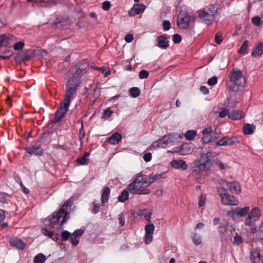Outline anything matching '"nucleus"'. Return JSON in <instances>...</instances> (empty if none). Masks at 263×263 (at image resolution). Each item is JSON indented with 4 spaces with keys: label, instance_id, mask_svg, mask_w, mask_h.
<instances>
[{
    "label": "nucleus",
    "instance_id": "e433bc0d",
    "mask_svg": "<svg viewBox=\"0 0 263 263\" xmlns=\"http://www.w3.org/2000/svg\"><path fill=\"white\" fill-rule=\"evenodd\" d=\"M130 96L133 98H137L140 95V90L138 87H132L130 89Z\"/></svg>",
    "mask_w": 263,
    "mask_h": 263
},
{
    "label": "nucleus",
    "instance_id": "a18cd8bd",
    "mask_svg": "<svg viewBox=\"0 0 263 263\" xmlns=\"http://www.w3.org/2000/svg\"><path fill=\"white\" fill-rule=\"evenodd\" d=\"M71 233L68 231H64L61 233L62 240L66 241L70 237Z\"/></svg>",
    "mask_w": 263,
    "mask_h": 263
},
{
    "label": "nucleus",
    "instance_id": "603ef678",
    "mask_svg": "<svg viewBox=\"0 0 263 263\" xmlns=\"http://www.w3.org/2000/svg\"><path fill=\"white\" fill-rule=\"evenodd\" d=\"M118 220L119 221V223H120L121 226H124L125 224V219L124 215L123 213L120 214L118 215Z\"/></svg>",
    "mask_w": 263,
    "mask_h": 263
},
{
    "label": "nucleus",
    "instance_id": "9d476101",
    "mask_svg": "<svg viewBox=\"0 0 263 263\" xmlns=\"http://www.w3.org/2000/svg\"><path fill=\"white\" fill-rule=\"evenodd\" d=\"M211 154L208 152L200 157L199 160H197L194 164L196 167H198L200 171H204L207 168V165L210 163V157Z\"/></svg>",
    "mask_w": 263,
    "mask_h": 263
},
{
    "label": "nucleus",
    "instance_id": "052dcab7",
    "mask_svg": "<svg viewBox=\"0 0 263 263\" xmlns=\"http://www.w3.org/2000/svg\"><path fill=\"white\" fill-rule=\"evenodd\" d=\"M153 240V234H145V242L146 244L150 243Z\"/></svg>",
    "mask_w": 263,
    "mask_h": 263
},
{
    "label": "nucleus",
    "instance_id": "1a4fd4ad",
    "mask_svg": "<svg viewBox=\"0 0 263 263\" xmlns=\"http://www.w3.org/2000/svg\"><path fill=\"white\" fill-rule=\"evenodd\" d=\"M260 216V211L259 208H254L252 209L248 216L245 219V223L247 226H252L258 220Z\"/></svg>",
    "mask_w": 263,
    "mask_h": 263
},
{
    "label": "nucleus",
    "instance_id": "f257e3e1",
    "mask_svg": "<svg viewBox=\"0 0 263 263\" xmlns=\"http://www.w3.org/2000/svg\"><path fill=\"white\" fill-rule=\"evenodd\" d=\"M230 81L226 83L227 87L233 92H237L242 89L245 84V79L242 76V71L233 68L229 73Z\"/></svg>",
    "mask_w": 263,
    "mask_h": 263
},
{
    "label": "nucleus",
    "instance_id": "de8ad7c7",
    "mask_svg": "<svg viewBox=\"0 0 263 263\" xmlns=\"http://www.w3.org/2000/svg\"><path fill=\"white\" fill-rule=\"evenodd\" d=\"M229 111L226 108H223L219 112V117L221 118H224L226 116L229 117Z\"/></svg>",
    "mask_w": 263,
    "mask_h": 263
},
{
    "label": "nucleus",
    "instance_id": "4468645a",
    "mask_svg": "<svg viewBox=\"0 0 263 263\" xmlns=\"http://www.w3.org/2000/svg\"><path fill=\"white\" fill-rule=\"evenodd\" d=\"M240 142L239 140L236 137H228L225 136L221 139L218 141L216 142V145L218 146H228L232 145L235 143H238Z\"/></svg>",
    "mask_w": 263,
    "mask_h": 263
},
{
    "label": "nucleus",
    "instance_id": "7c9ffc66",
    "mask_svg": "<svg viewBox=\"0 0 263 263\" xmlns=\"http://www.w3.org/2000/svg\"><path fill=\"white\" fill-rule=\"evenodd\" d=\"M129 191L126 188L124 190H123L121 193V195L118 197V199L120 202H125L128 199L129 196Z\"/></svg>",
    "mask_w": 263,
    "mask_h": 263
},
{
    "label": "nucleus",
    "instance_id": "423d86ee",
    "mask_svg": "<svg viewBox=\"0 0 263 263\" xmlns=\"http://www.w3.org/2000/svg\"><path fill=\"white\" fill-rule=\"evenodd\" d=\"M63 217H64V215L58 211L49 216L47 218L44 220V222L46 226H51L52 228H54L55 225L62 226L61 220Z\"/></svg>",
    "mask_w": 263,
    "mask_h": 263
},
{
    "label": "nucleus",
    "instance_id": "393cba45",
    "mask_svg": "<svg viewBox=\"0 0 263 263\" xmlns=\"http://www.w3.org/2000/svg\"><path fill=\"white\" fill-rule=\"evenodd\" d=\"M251 54L254 57H260L263 54V42H260L254 47Z\"/></svg>",
    "mask_w": 263,
    "mask_h": 263
},
{
    "label": "nucleus",
    "instance_id": "37998d69",
    "mask_svg": "<svg viewBox=\"0 0 263 263\" xmlns=\"http://www.w3.org/2000/svg\"><path fill=\"white\" fill-rule=\"evenodd\" d=\"M42 233L45 236H47L50 238L53 236V232L50 231L46 228H42L41 230Z\"/></svg>",
    "mask_w": 263,
    "mask_h": 263
},
{
    "label": "nucleus",
    "instance_id": "c85d7f7f",
    "mask_svg": "<svg viewBox=\"0 0 263 263\" xmlns=\"http://www.w3.org/2000/svg\"><path fill=\"white\" fill-rule=\"evenodd\" d=\"M255 126L253 124H247L243 126V132L246 135H250L254 133Z\"/></svg>",
    "mask_w": 263,
    "mask_h": 263
},
{
    "label": "nucleus",
    "instance_id": "49530a36",
    "mask_svg": "<svg viewBox=\"0 0 263 263\" xmlns=\"http://www.w3.org/2000/svg\"><path fill=\"white\" fill-rule=\"evenodd\" d=\"M215 41L217 44H220L223 41L222 34L220 32H218L216 34Z\"/></svg>",
    "mask_w": 263,
    "mask_h": 263
},
{
    "label": "nucleus",
    "instance_id": "0eeeda50",
    "mask_svg": "<svg viewBox=\"0 0 263 263\" xmlns=\"http://www.w3.org/2000/svg\"><path fill=\"white\" fill-rule=\"evenodd\" d=\"M127 190L132 194L147 195L151 193L147 189H141L140 185L136 183V181H133L127 187Z\"/></svg>",
    "mask_w": 263,
    "mask_h": 263
},
{
    "label": "nucleus",
    "instance_id": "69168bd1",
    "mask_svg": "<svg viewBox=\"0 0 263 263\" xmlns=\"http://www.w3.org/2000/svg\"><path fill=\"white\" fill-rule=\"evenodd\" d=\"M152 154L150 153H146L143 156V159L146 162L150 161L152 159Z\"/></svg>",
    "mask_w": 263,
    "mask_h": 263
},
{
    "label": "nucleus",
    "instance_id": "864d4df0",
    "mask_svg": "<svg viewBox=\"0 0 263 263\" xmlns=\"http://www.w3.org/2000/svg\"><path fill=\"white\" fill-rule=\"evenodd\" d=\"M205 199H206V197L204 194H202L200 195V198H199V203H198V205H199V207H202L204 206Z\"/></svg>",
    "mask_w": 263,
    "mask_h": 263
},
{
    "label": "nucleus",
    "instance_id": "dca6fc26",
    "mask_svg": "<svg viewBox=\"0 0 263 263\" xmlns=\"http://www.w3.org/2000/svg\"><path fill=\"white\" fill-rule=\"evenodd\" d=\"M224 182L226 184L229 191L232 193L238 194L240 193L241 187L239 182L236 181L228 182L227 181Z\"/></svg>",
    "mask_w": 263,
    "mask_h": 263
},
{
    "label": "nucleus",
    "instance_id": "c9c22d12",
    "mask_svg": "<svg viewBox=\"0 0 263 263\" xmlns=\"http://www.w3.org/2000/svg\"><path fill=\"white\" fill-rule=\"evenodd\" d=\"M196 134L197 133L195 130H189L185 133V137L187 140H192L195 138Z\"/></svg>",
    "mask_w": 263,
    "mask_h": 263
},
{
    "label": "nucleus",
    "instance_id": "6ab92c4d",
    "mask_svg": "<svg viewBox=\"0 0 263 263\" xmlns=\"http://www.w3.org/2000/svg\"><path fill=\"white\" fill-rule=\"evenodd\" d=\"M172 166L175 169H181L183 171L187 169V165L186 162L181 159L173 160L171 162Z\"/></svg>",
    "mask_w": 263,
    "mask_h": 263
},
{
    "label": "nucleus",
    "instance_id": "8fccbe9b",
    "mask_svg": "<svg viewBox=\"0 0 263 263\" xmlns=\"http://www.w3.org/2000/svg\"><path fill=\"white\" fill-rule=\"evenodd\" d=\"M149 76V73L146 70H142L140 71L139 77L141 79L147 78Z\"/></svg>",
    "mask_w": 263,
    "mask_h": 263
},
{
    "label": "nucleus",
    "instance_id": "4be33fe9",
    "mask_svg": "<svg viewBox=\"0 0 263 263\" xmlns=\"http://www.w3.org/2000/svg\"><path fill=\"white\" fill-rule=\"evenodd\" d=\"M10 244L19 250H23L25 248V244L20 238L15 237L10 239Z\"/></svg>",
    "mask_w": 263,
    "mask_h": 263
},
{
    "label": "nucleus",
    "instance_id": "2eb2a0df",
    "mask_svg": "<svg viewBox=\"0 0 263 263\" xmlns=\"http://www.w3.org/2000/svg\"><path fill=\"white\" fill-rule=\"evenodd\" d=\"M25 150L28 154L30 155H41L43 153L40 141H37L35 145L26 147Z\"/></svg>",
    "mask_w": 263,
    "mask_h": 263
},
{
    "label": "nucleus",
    "instance_id": "aec40b11",
    "mask_svg": "<svg viewBox=\"0 0 263 263\" xmlns=\"http://www.w3.org/2000/svg\"><path fill=\"white\" fill-rule=\"evenodd\" d=\"M249 210L250 208L249 206H246L244 208L237 207L232 209L231 212L233 214H236L240 217H242L246 216L249 213Z\"/></svg>",
    "mask_w": 263,
    "mask_h": 263
},
{
    "label": "nucleus",
    "instance_id": "cd10ccee",
    "mask_svg": "<svg viewBox=\"0 0 263 263\" xmlns=\"http://www.w3.org/2000/svg\"><path fill=\"white\" fill-rule=\"evenodd\" d=\"M34 51L32 49L26 50L24 53L21 55V59L23 61H28L33 55Z\"/></svg>",
    "mask_w": 263,
    "mask_h": 263
},
{
    "label": "nucleus",
    "instance_id": "3c124183",
    "mask_svg": "<svg viewBox=\"0 0 263 263\" xmlns=\"http://www.w3.org/2000/svg\"><path fill=\"white\" fill-rule=\"evenodd\" d=\"M217 83V78L216 76H213L211 78L209 79L208 81V84L210 86L215 85Z\"/></svg>",
    "mask_w": 263,
    "mask_h": 263
},
{
    "label": "nucleus",
    "instance_id": "7ed1b4c3",
    "mask_svg": "<svg viewBox=\"0 0 263 263\" xmlns=\"http://www.w3.org/2000/svg\"><path fill=\"white\" fill-rule=\"evenodd\" d=\"M217 10L216 7L210 5L197 12L198 17L206 25L213 23L216 18Z\"/></svg>",
    "mask_w": 263,
    "mask_h": 263
},
{
    "label": "nucleus",
    "instance_id": "f704fd0d",
    "mask_svg": "<svg viewBox=\"0 0 263 263\" xmlns=\"http://www.w3.org/2000/svg\"><path fill=\"white\" fill-rule=\"evenodd\" d=\"M248 44V41L247 40H246L243 42L238 50L239 53L243 54H246L247 53Z\"/></svg>",
    "mask_w": 263,
    "mask_h": 263
},
{
    "label": "nucleus",
    "instance_id": "58836bf2",
    "mask_svg": "<svg viewBox=\"0 0 263 263\" xmlns=\"http://www.w3.org/2000/svg\"><path fill=\"white\" fill-rule=\"evenodd\" d=\"M145 233L147 234H153L155 230V226L153 223H149L145 227Z\"/></svg>",
    "mask_w": 263,
    "mask_h": 263
},
{
    "label": "nucleus",
    "instance_id": "f03ea898",
    "mask_svg": "<svg viewBox=\"0 0 263 263\" xmlns=\"http://www.w3.org/2000/svg\"><path fill=\"white\" fill-rule=\"evenodd\" d=\"M87 66H89L88 64L79 62L71 67L69 71L72 76L68 81H72L73 82L80 85L82 82L83 77L87 73Z\"/></svg>",
    "mask_w": 263,
    "mask_h": 263
},
{
    "label": "nucleus",
    "instance_id": "39448f33",
    "mask_svg": "<svg viewBox=\"0 0 263 263\" xmlns=\"http://www.w3.org/2000/svg\"><path fill=\"white\" fill-rule=\"evenodd\" d=\"M79 86V84H76L72 81H67L66 85V93L63 100V101L66 102V104L70 103L71 100L73 96L76 93Z\"/></svg>",
    "mask_w": 263,
    "mask_h": 263
},
{
    "label": "nucleus",
    "instance_id": "ea45409f",
    "mask_svg": "<svg viewBox=\"0 0 263 263\" xmlns=\"http://www.w3.org/2000/svg\"><path fill=\"white\" fill-rule=\"evenodd\" d=\"M192 239L193 242L196 245H199L201 243L200 237L198 236L197 234L196 233H194L192 234Z\"/></svg>",
    "mask_w": 263,
    "mask_h": 263
},
{
    "label": "nucleus",
    "instance_id": "9b49d317",
    "mask_svg": "<svg viewBox=\"0 0 263 263\" xmlns=\"http://www.w3.org/2000/svg\"><path fill=\"white\" fill-rule=\"evenodd\" d=\"M70 104H66V102H63V104L61 105L55 114V117L53 120L54 123L59 122L65 116L67 112Z\"/></svg>",
    "mask_w": 263,
    "mask_h": 263
},
{
    "label": "nucleus",
    "instance_id": "20e7f679",
    "mask_svg": "<svg viewBox=\"0 0 263 263\" xmlns=\"http://www.w3.org/2000/svg\"><path fill=\"white\" fill-rule=\"evenodd\" d=\"M178 140L173 134L164 135L161 139L153 142L150 146L151 151L155 150L159 148H165L168 143H177Z\"/></svg>",
    "mask_w": 263,
    "mask_h": 263
},
{
    "label": "nucleus",
    "instance_id": "13d9d810",
    "mask_svg": "<svg viewBox=\"0 0 263 263\" xmlns=\"http://www.w3.org/2000/svg\"><path fill=\"white\" fill-rule=\"evenodd\" d=\"M6 41V34L0 35V48L2 47H7L5 45Z\"/></svg>",
    "mask_w": 263,
    "mask_h": 263
},
{
    "label": "nucleus",
    "instance_id": "6e6d98bb",
    "mask_svg": "<svg viewBox=\"0 0 263 263\" xmlns=\"http://www.w3.org/2000/svg\"><path fill=\"white\" fill-rule=\"evenodd\" d=\"M77 237H76L75 236L73 235L72 234H71L70 242H71V244L74 246H77L79 243V241L78 239H77Z\"/></svg>",
    "mask_w": 263,
    "mask_h": 263
},
{
    "label": "nucleus",
    "instance_id": "f3484780",
    "mask_svg": "<svg viewBox=\"0 0 263 263\" xmlns=\"http://www.w3.org/2000/svg\"><path fill=\"white\" fill-rule=\"evenodd\" d=\"M221 203L223 205H237L238 201L236 199L235 197L229 194H226L224 197H222L221 199Z\"/></svg>",
    "mask_w": 263,
    "mask_h": 263
},
{
    "label": "nucleus",
    "instance_id": "79ce46f5",
    "mask_svg": "<svg viewBox=\"0 0 263 263\" xmlns=\"http://www.w3.org/2000/svg\"><path fill=\"white\" fill-rule=\"evenodd\" d=\"M24 43L22 41L16 42L13 45V49L15 51H18L22 49L24 47Z\"/></svg>",
    "mask_w": 263,
    "mask_h": 263
},
{
    "label": "nucleus",
    "instance_id": "473e14b6",
    "mask_svg": "<svg viewBox=\"0 0 263 263\" xmlns=\"http://www.w3.org/2000/svg\"><path fill=\"white\" fill-rule=\"evenodd\" d=\"M114 111L110 109L109 107L105 109L102 114V119L103 120H107L113 114Z\"/></svg>",
    "mask_w": 263,
    "mask_h": 263
},
{
    "label": "nucleus",
    "instance_id": "a878e982",
    "mask_svg": "<svg viewBox=\"0 0 263 263\" xmlns=\"http://www.w3.org/2000/svg\"><path fill=\"white\" fill-rule=\"evenodd\" d=\"M243 117V113L237 109L233 110L229 114V118L233 120H239Z\"/></svg>",
    "mask_w": 263,
    "mask_h": 263
},
{
    "label": "nucleus",
    "instance_id": "e2e57ef3",
    "mask_svg": "<svg viewBox=\"0 0 263 263\" xmlns=\"http://www.w3.org/2000/svg\"><path fill=\"white\" fill-rule=\"evenodd\" d=\"M102 9L105 11H107L110 7V3L109 1H105L102 3Z\"/></svg>",
    "mask_w": 263,
    "mask_h": 263
},
{
    "label": "nucleus",
    "instance_id": "0e129e2a",
    "mask_svg": "<svg viewBox=\"0 0 263 263\" xmlns=\"http://www.w3.org/2000/svg\"><path fill=\"white\" fill-rule=\"evenodd\" d=\"M8 197V194L4 192H0V202L5 203L6 202V198Z\"/></svg>",
    "mask_w": 263,
    "mask_h": 263
},
{
    "label": "nucleus",
    "instance_id": "2f4dec72",
    "mask_svg": "<svg viewBox=\"0 0 263 263\" xmlns=\"http://www.w3.org/2000/svg\"><path fill=\"white\" fill-rule=\"evenodd\" d=\"M46 259V256L42 253H39L35 256L33 259L34 263H44Z\"/></svg>",
    "mask_w": 263,
    "mask_h": 263
},
{
    "label": "nucleus",
    "instance_id": "09e8293b",
    "mask_svg": "<svg viewBox=\"0 0 263 263\" xmlns=\"http://www.w3.org/2000/svg\"><path fill=\"white\" fill-rule=\"evenodd\" d=\"M173 41L175 44H179L182 41V37L179 34H175L173 37Z\"/></svg>",
    "mask_w": 263,
    "mask_h": 263
},
{
    "label": "nucleus",
    "instance_id": "b1692460",
    "mask_svg": "<svg viewBox=\"0 0 263 263\" xmlns=\"http://www.w3.org/2000/svg\"><path fill=\"white\" fill-rule=\"evenodd\" d=\"M193 151V148L189 144L185 143L183 144L179 148V153L181 155H189Z\"/></svg>",
    "mask_w": 263,
    "mask_h": 263
},
{
    "label": "nucleus",
    "instance_id": "c03bdc74",
    "mask_svg": "<svg viewBox=\"0 0 263 263\" xmlns=\"http://www.w3.org/2000/svg\"><path fill=\"white\" fill-rule=\"evenodd\" d=\"M12 55L11 52L7 50L0 54V60L8 59Z\"/></svg>",
    "mask_w": 263,
    "mask_h": 263
},
{
    "label": "nucleus",
    "instance_id": "bf43d9fd",
    "mask_svg": "<svg viewBox=\"0 0 263 263\" xmlns=\"http://www.w3.org/2000/svg\"><path fill=\"white\" fill-rule=\"evenodd\" d=\"M252 23L256 26H258L260 24V17L259 16H254L252 18Z\"/></svg>",
    "mask_w": 263,
    "mask_h": 263
},
{
    "label": "nucleus",
    "instance_id": "ddd939ff",
    "mask_svg": "<svg viewBox=\"0 0 263 263\" xmlns=\"http://www.w3.org/2000/svg\"><path fill=\"white\" fill-rule=\"evenodd\" d=\"M71 206V202L68 200L63 204L62 206L58 211L60 213H61L64 215V217H63V219L61 220L62 225H63L66 223L69 218L68 210L70 208Z\"/></svg>",
    "mask_w": 263,
    "mask_h": 263
},
{
    "label": "nucleus",
    "instance_id": "680f3d73",
    "mask_svg": "<svg viewBox=\"0 0 263 263\" xmlns=\"http://www.w3.org/2000/svg\"><path fill=\"white\" fill-rule=\"evenodd\" d=\"M217 192L221 199L222 198V197H224L226 195V194H228L227 191L223 188L218 189L217 190Z\"/></svg>",
    "mask_w": 263,
    "mask_h": 263
},
{
    "label": "nucleus",
    "instance_id": "5fc2aeb1",
    "mask_svg": "<svg viewBox=\"0 0 263 263\" xmlns=\"http://www.w3.org/2000/svg\"><path fill=\"white\" fill-rule=\"evenodd\" d=\"M162 26L164 30H168L171 28V24L169 21L165 20L162 23Z\"/></svg>",
    "mask_w": 263,
    "mask_h": 263
},
{
    "label": "nucleus",
    "instance_id": "a19ab883",
    "mask_svg": "<svg viewBox=\"0 0 263 263\" xmlns=\"http://www.w3.org/2000/svg\"><path fill=\"white\" fill-rule=\"evenodd\" d=\"M242 242V238L241 236L239 235L237 233L234 237V240L233 243L236 246H239Z\"/></svg>",
    "mask_w": 263,
    "mask_h": 263
},
{
    "label": "nucleus",
    "instance_id": "338daca9",
    "mask_svg": "<svg viewBox=\"0 0 263 263\" xmlns=\"http://www.w3.org/2000/svg\"><path fill=\"white\" fill-rule=\"evenodd\" d=\"M84 233V231L81 229H78L74 231L72 234L76 237L82 236Z\"/></svg>",
    "mask_w": 263,
    "mask_h": 263
},
{
    "label": "nucleus",
    "instance_id": "774afa93",
    "mask_svg": "<svg viewBox=\"0 0 263 263\" xmlns=\"http://www.w3.org/2000/svg\"><path fill=\"white\" fill-rule=\"evenodd\" d=\"M213 131V128L211 126H208L205 128H204L202 131V133L203 134V135H206V134H210Z\"/></svg>",
    "mask_w": 263,
    "mask_h": 263
},
{
    "label": "nucleus",
    "instance_id": "72a5a7b5",
    "mask_svg": "<svg viewBox=\"0 0 263 263\" xmlns=\"http://www.w3.org/2000/svg\"><path fill=\"white\" fill-rule=\"evenodd\" d=\"M76 161L80 165H87L89 163L90 160L85 157H79L77 158Z\"/></svg>",
    "mask_w": 263,
    "mask_h": 263
},
{
    "label": "nucleus",
    "instance_id": "a211bd4d",
    "mask_svg": "<svg viewBox=\"0 0 263 263\" xmlns=\"http://www.w3.org/2000/svg\"><path fill=\"white\" fill-rule=\"evenodd\" d=\"M145 9V6L142 4H136L128 11V15L133 16L143 12Z\"/></svg>",
    "mask_w": 263,
    "mask_h": 263
},
{
    "label": "nucleus",
    "instance_id": "f8f14e48",
    "mask_svg": "<svg viewBox=\"0 0 263 263\" xmlns=\"http://www.w3.org/2000/svg\"><path fill=\"white\" fill-rule=\"evenodd\" d=\"M250 259L253 263H263V249L252 248Z\"/></svg>",
    "mask_w": 263,
    "mask_h": 263
},
{
    "label": "nucleus",
    "instance_id": "412c9836",
    "mask_svg": "<svg viewBox=\"0 0 263 263\" xmlns=\"http://www.w3.org/2000/svg\"><path fill=\"white\" fill-rule=\"evenodd\" d=\"M157 42V46L163 49H166L169 46V42L167 38L164 35L159 36L156 40Z\"/></svg>",
    "mask_w": 263,
    "mask_h": 263
},
{
    "label": "nucleus",
    "instance_id": "4c0bfd02",
    "mask_svg": "<svg viewBox=\"0 0 263 263\" xmlns=\"http://www.w3.org/2000/svg\"><path fill=\"white\" fill-rule=\"evenodd\" d=\"M140 216H143L146 220L150 221L151 219V213L148 212L146 209H143L139 212L138 213Z\"/></svg>",
    "mask_w": 263,
    "mask_h": 263
},
{
    "label": "nucleus",
    "instance_id": "bb28decb",
    "mask_svg": "<svg viewBox=\"0 0 263 263\" xmlns=\"http://www.w3.org/2000/svg\"><path fill=\"white\" fill-rule=\"evenodd\" d=\"M110 192V190L108 187H106L103 190L101 196V202L103 205L108 202Z\"/></svg>",
    "mask_w": 263,
    "mask_h": 263
},
{
    "label": "nucleus",
    "instance_id": "c756f323",
    "mask_svg": "<svg viewBox=\"0 0 263 263\" xmlns=\"http://www.w3.org/2000/svg\"><path fill=\"white\" fill-rule=\"evenodd\" d=\"M6 41L5 42V45L7 47H11L12 43L15 42L17 38L11 34H6Z\"/></svg>",
    "mask_w": 263,
    "mask_h": 263
},
{
    "label": "nucleus",
    "instance_id": "6e6552de",
    "mask_svg": "<svg viewBox=\"0 0 263 263\" xmlns=\"http://www.w3.org/2000/svg\"><path fill=\"white\" fill-rule=\"evenodd\" d=\"M190 17L186 11H180L177 20L178 26L182 29L188 28L190 25Z\"/></svg>",
    "mask_w": 263,
    "mask_h": 263
},
{
    "label": "nucleus",
    "instance_id": "5701e85b",
    "mask_svg": "<svg viewBox=\"0 0 263 263\" xmlns=\"http://www.w3.org/2000/svg\"><path fill=\"white\" fill-rule=\"evenodd\" d=\"M122 139V135L120 133H115L109 137L106 141L111 144H117Z\"/></svg>",
    "mask_w": 263,
    "mask_h": 263
},
{
    "label": "nucleus",
    "instance_id": "4d7b16f0",
    "mask_svg": "<svg viewBox=\"0 0 263 263\" xmlns=\"http://www.w3.org/2000/svg\"><path fill=\"white\" fill-rule=\"evenodd\" d=\"M85 134L84 132V129L83 127V122L82 121L81 123V127L79 130V137L80 139H82L85 137Z\"/></svg>",
    "mask_w": 263,
    "mask_h": 263
}]
</instances>
